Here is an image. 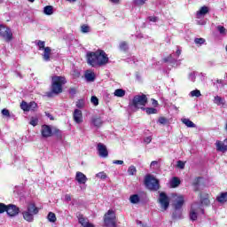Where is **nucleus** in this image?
I'll use <instances>...</instances> for the list:
<instances>
[{
	"mask_svg": "<svg viewBox=\"0 0 227 227\" xmlns=\"http://www.w3.org/2000/svg\"><path fill=\"white\" fill-rule=\"evenodd\" d=\"M69 93H70L71 95H75V93H76L75 89H70V90H69Z\"/></svg>",
	"mask_w": 227,
	"mask_h": 227,
	"instance_id": "obj_57",
	"label": "nucleus"
},
{
	"mask_svg": "<svg viewBox=\"0 0 227 227\" xmlns=\"http://www.w3.org/2000/svg\"><path fill=\"white\" fill-rule=\"evenodd\" d=\"M194 43L197 45H203V43H205V39H203V38H195Z\"/></svg>",
	"mask_w": 227,
	"mask_h": 227,
	"instance_id": "obj_44",
	"label": "nucleus"
},
{
	"mask_svg": "<svg viewBox=\"0 0 227 227\" xmlns=\"http://www.w3.org/2000/svg\"><path fill=\"white\" fill-rule=\"evenodd\" d=\"M159 203L161 207V210H168L169 207V198L168 197V195H166V193H160Z\"/></svg>",
	"mask_w": 227,
	"mask_h": 227,
	"instance_id": "obj_10",
	"label": "nucleus"
},
{
	"mask_svg": "<svg viewBox=\"0 0 227 227\" xmlns=\"http://www.w3.org/2000/svg\"><path fill=\"white\" fill-rule=\"evenodd\" d=\"M180 54H182V50L180 49V47H177V50L176 51V56L178 58L180 57Z\"/></svg>",
	"mask_w": 227,
	"mask_h": 227,
	"instance_id": "obj_55",
	"label": "nucleus"
},
{
	"mask_svg": "<svg viewBox=\"0 0 227 227\" xmlns=\"http://www.w3.org/2000/svg\"><path fill=\"white\" fill-rule=\"evenodd\" d=\"M90 102L94 106H98V98H97L95 96H92L91 98H90Z\"/></svg>",
	"mask_w": 227,
	"mask_h": 227,
	"instance_id": "obj_47",
	"label": "nucleus"
},
{
	"mask_svg": "<svg viewBox=\"0 0 227 227\" xmlns=\"http://www.w3.org/2000/svg\"><path fill=\"white\" fill-rule=\"evenodd\" d=\"M79 223L82 225V227H85L87 224L90 223L88 221V218H84L83 216H80L78 218Z\"/></svg>",
	"mask_w": 227,
	"mask_h": 227,
	"instance_id": "obj_30",
	"label": "nucleus"
},
{
	"mask_svg": "<svg viewBox=\"0 0 227 227\" xmlns=\"http://www.w3.org/2000/svg\"><path fill=\"white\" fill-rule=\"evenodd\" d=\"M51 47H46L43 50V52L42 54L43 59L44 61H51Z\"/></svg>",
	"mask_w": 227,
	"mask_h": 227,
	"instance_id": "obj_17",
	"label": "nucleus"
},
{
	"mask_svg": "<svg viewBox=\"0 0 227 227\" xmlns=\"http://www.w3.org/2000/svg\"><path fill=\"white\" fill-rule=\"evenodd\" d=\"M129 201L132 205H137L141 201V197L138 194H133L129 197Z\"/></svg>",
	"mask_w": 227,
	"mask_h": 227,
	"instance_id": "obj_21",
	"label": "nucleus"
},
{
	"mask_svg": "<svg viewBox=\"0 0 227 227\" xmlns=\"http://www.w3.org/2000/svg\"><path fill=\"white\" fill-rule=\"evenodd\" d=\"M182 123H184L186 127L190 128V129H195L196 124H194V122H192V121L187 119V118H184L181 120Z\"/></svg>",
	"mask_w": 227,
	"mask_h": 227,
	"instance_id": "obj_20",
	"label": "nucleus"
},
{
	"mask_svg": "<svg viewBox=\"0 0 227 227\" xmlns=\"http://www.w3.org/2000/svg\"><path fill=\"white\" fill-rule=\"evenodd\" d=\"M110 3H113L114 4H120V0H110Z\"/></svg>",
	"mask_w": 227,
	"mask_h": 227,
	"instance_id": "obj_58",
	"label": "nucleus"
},
{
	"mask_svg": "<svg viewBox=\"0 0 227 227\" xmlns=\"http://www.w3.org/2000/svg\"><path fill=\"white\" fill-rule=\"evenodd\" d=\"M113 164H117V165L121 166L123 164V160H113Z\"/></svg>",
	"mask_w": 227,
	"mask_h": 227,
	"instance_id": "obj_53",
	"label": "nucleus"
},
{
	"mask_svg": "<svg viewBox=\"0 0 227 227\" xmlns=\"http://www.w3.org/2000/svg\"><path fill=\"white\" fill-rule=\"evenodd\" d=\"M215 146H216V150L217 152H227V138L222 142V141H216L215 142Z\"/></svg>",
	"mask_w": 227,
	"mask_h": 227,
	"instance_id": "obj_15",
	"label": "nucleus"
},
{
	"mask_svg": "<svg viewBox=\"0 0 227 227\" xmlns=\"http://www.w3.org/2000/svg\"><path fill=\"white\" fill-rule=\"evenodd\" d=\"M142 227H150V226L143 224Z\"/></svg>",
	"mask_w": 227,
	"mask_h": 227,
	"instance_id": "obj_64",
	"label": "nucleus"
},
{
	"mask_svg": "<svg viewBox=\"0 0 227 227\" xmlns=\"http://www.w3.org/2000/svg\"><path fill=\"white\" fill-rule=\"evenodd\" d=\"M73 120L75 121L78 125L82 123L84 120L82 119V111L79 109H75L73 113Z\"/></svg>",
	"mask_w": 227,
	"mask_h": 227,
	"instance_id": "obj_13",
	"label": "nucleus"
},
{
	"mask_svg": "<svg viewBox=\"0 0 227 227\" xmlns=\"http://www.w3.org/2000/svg\"><path fill=\"white\" fill-rule=\"evenodd\" d=\"M75 180L80 185H82L88 182V177L82 172H76Z\"/></svg>",
	"mask_w": 227,
	"mask_h": 227,
	"instance_id": "obj_14",
	"label": "nucleus"
},
{
	"mask_svg": "<svg viewBox=\"0 0 227 227\" xmlns=\"http://www.w3.org/2000/svg\"><path fill=\"white\" fill-rule=\"evenodd\" d=\"M96 178H99V180H106V178H107V174L104 171L99 172L96 174Z\"/></svg>",
	"mask_w": 227,
	"mask_h": 227,
	"instance_id": "obj_33",
	"label": "nucleus"
},
{
	"mask_svg": "<svg viewBox=\"0 0 227 227\" xmlns=\"http://www.w3.org/2000/svg\"><path fill=\"white\" fill-rule=\"evenodd\" d=\"M8 208V206L3 204V203H0V214H4V212H6Z\"/></svg>",
	"mask_w": 227,
	"mask_h": 227,
	"instance_id": "obj_45",
	"label": "nucleus"
},
{
	"mask_svg": "<svg viewBox=\"0 0 227 227\" xmlns=\"http://www.w3.org/2000/svg\"><path fill=\"white\" fill-rule=\"evenodd\" d=\"M2 114H3V116H6L7 118H10V116H12V115L10 114V110H8V109H6V108H4V109L2 110Z\"/></svg>",
	"mask_w": 227,
	"mask_h": 227,
	"instance_id": "obj_48",
	"label": "nucleus"
},
{
	"mask_svg": "<svg viewBox=\"0 0 227 227\" xmlns=\"http://www.w3.org/2000/svg\"><path fill=\"white\" fill-rule=\"evenodd\" d=\"M147 102L148 98H146V95H137L133 98L132 106H135L136 109H144Z\"/></svg>",
	"mask_w": 227,
	"mask_h": 227,
	"instance_id": "obj_5",
	"label": "nucleus"
},
{
	"mask_svg": "<svg viewBox=\"0 0 227 227\" xmlns=\"http://www.w3.org/2000/svg\"><path fill=\"white\" fill-rule=\"evenodd\" d=\"M170 185L173 188L178 187V185H180V179H178V177H173L170 181Z\"/></svg>",
	"mask_w": 227,
	"mask_h": 227,
	"instance_id": "obj_28",
	"label": "nucleus"
},
{
	"mask_svg": "<svg viewBox=\"0 0 227 227\" xmlns=\"http://www.w3.org/2000/svg\"><path fill=\"white\" fill-rule=\"evenodd\" d=\"M38 212V207H36L35 203L29 202L26 209L22 212L23 219L27 221V223H33V221H35V215H36Z\"/></svg>",
	"mask_w": 227,
	"mask_h": 227,
	"instance_id": "obj_3",
	"label": "nucleus"
},
{
	"mask_svg": "<svg viewBox=\"0 0 227 227\" xmlns=\"http://www.w3.org/2000/svg\"><path fill=\"white\" fill-rule=\"evenodd\" d=\"M125 90L123 89H117L114 90V97L122 98L125 97Z\"/></svg>",
	"mask_w": 227,
	"mask_h": 227,
	"instance_id": "obj_27",
	"label": "nucleus"
},
{
	"mask_svg": "<svg viewBox=\"0 0 227 227\" xmlns=\"http://www.w3.org/2000/svg\"><path fill=\"white\" fill-rule=\"evenodd\" d=\"M208 13V7L202 6L200 11L197 12V17L200 19L203 15H207Z\"/></svg>",
	"mask_w": 227,
	"mask_h": 227,
	"instance_id": "obj_23",
	"label": "nucleus"
},
{
	"mask_svg": "<svg viewBox=\"0 0 227 227\" xmlns=\"http://www.w3.org/2000/svg\"><path fill=\"white\" fill-rule=\"evenodd\" d=\"M177 168H180V169H184L185 168V163L182 160L177 161Z\"/></svg>",
	"mask_w": 227,
	"mask_h": 227,
	"instance_id": "obj_50",
	"label": "nucleus"
},
{
	"mask_svg": "<svg viewBox=\"0 0 227 227\" xmlns=\"http://www.w3.org/2000/svg\"><path fill=\"white\" fill-rule=\"evenodd\" d=\"M37 47L39 48V51H45L47 47H45V42L44 41H38L36 43Z\"/></svg>",
	"mask_w": 227,
	"mask_h": 227,
	"instance_id": "obj_34",
	"label": "nucleus"
},
{
	"mask_svg": "<svg viewBox=\"0 0 227 227\" xmlns=\"http://www.w3.org/2000/svg\"><path fill=\"white\" fill-rule=\"evenodd\" d=\"M48 118H50V120H54V117H52V115L48 114Z\"/></svg>",
	"mask_w": 227,
	"mask_h": 227,
	"instance_id": "obj_61",
	"label": "nucleus"
},
{
	"mask_svg": "<svg viewBox=\"0 0 227 227\" xmlns=\"http://www.w3.org/2000/svg\"><path fill=\"white\" fill-rule=\"evenodd\" d=\"M198 214H204L203 208L201 206H199L197 203H193L190 211V219L192 221H196L198 219Z\"/></svg>",
	"mask_w": 227,
	"mask_h": 227,
	"instance_id": "obj_8",
	"label": "nucleus"
},
{
	"mask_svg": "<svg viewBox=\"0 0 227 227\" xmlns=\"http://www.w3.org/2000/svg\"><path fill=\"white\" fill-rule=\"evenodd\" d=\"M144 142L146 143V145H150V143H152V137H146L145 138H144Z\"/></svg>",
	"mask_w": 227,
	"mask_h": 227,
	"instance_id": "obj_52",
	"label": "nucleus"
},
{
	"mask_svg": "<svg viewBox=\"0 0 227 227\" xmlns=\"http://www.w3.org/2000/svg\"><path fill=\"white\" fill-rule=\"evenodd\" d=\"M105 226L116 227V213L113 209L107 211L104 217Z\"/></svg>",
	"mask_w": 227,
	"mask_h": 227,
	"instance_id": "obj_6",
	"label": "nucleus"
},
{
	"mask_svg": "<svg viewBox=\"0 0 227 227\" xmlns=\"http://www.w3.org/2000/svg\"><path fill=\"white\" fill-rule=\"evenodd\" d=\"M102 118L94 116L91 118V124L94 125V127H102Z\"/></svg>",
	"mask_w": 227,
	"mask_h": 227,
	"instance_id": "obj_18",
	"label": "nucleus"
},
{
	"mask_svg": "<svg viewBox=\"0 0 227 227\" xmlns=\"http://www.w3.org/2000/svg\"><path fill=\"white\" fill-rule=\"evenodd\" d=\"M145 113L147 114H157V109H155V108H145Z\"/></svg>",
	"mask_w": 227,
	"mask_h": 227,
	"instance_id": "obj_40",
	"label": "nucleus"
},
{
	"mask_svg": "<svg viewBox=\"0 0 227 227\" xmlns=\"http://www.w3.org/2000/svg\"><path fill=\"white\" fill-rule=\"evenodd\" d=\"M153 106H158V102H157V100H155V99H153Z\"/></svg>",
	"mask_w": 227,
	"mask_h": 227,
	"instance_id": "obj_59",
	"label": "nucleus"
},
{
	"mask_svg": "<svg viewBox=\"0 0 227 227\" xmlns=\"http://www.w3.org/2000/svg\"><path fill=\"white\" fill-rule=\"evenodd\" d=\"M98 153L99 157H102L103 159H106L109 155V152L107 151V147L106 145L102 143L98 144Z\"/></svg>",
	"mask_w": 227,
	"mask_h": 227,
	"instance_id": "obj_11",
	"label": "nucleus"
},
{
	"mask_svg": "<svg viewBox=\"0 0 227 227\" xmlns=\"http://www.w3.org/2000/svg\"><path fill=\"white\" fill-rule=\"evenodd\" d=\"M65 201H72V197L70 196V194L65 195Z\"/></svg>",
	"mask_w": 227,
	"mask_h": 227,
	"instance_id": "obj_54",
	"label": "nucleus"
},
{
	"mask_svg": "<svg viewBox=\"0 0 227 227\" xmlns=\"http://www.w3.org/2000/svg\"><path fill=\"white\" fill-rule=\"evenodd\" d=\"M68 1L69 3H75V0H67Z\"/></svg>",
	"mask_w": 227,
	"mask_h": 227,
	"instance_id": "obj_63",
	"label": "nucleus"
},
{
	"mask_svg": "<svg viewBox=\"0 0 227 227\" xmlns=\"http://www.w3.org/2000/svg\"><path fill=\"white\" fill-rule=\"evenodd\" d=\"M137 173V169L136 168V167L134 165H131L130 167H129L128 174L130 176H134V175H136Z\"/></svg>",
	"mask_w": 227,
	"mask_h": 227,
	"instance_id": "obj_29",
	"label": "nucleus"
},
{
	"mask_svg": "<svg viewBox=\"0 0 227 227\" xmlns=\"http://www.w3.org/2000/svg\"><path fill=\"white\" fill-rule=\"evenodd\" d=\"M84 227H95L92 223H87V225H85Z\"/></svg>",
	"mask_w": 227,
	"mask_h": 227,
	"instance_id": "obj_60",
	"label": "nucleus"
},
{
	"mask_svg": "<svg viewBox=\"0 0 227 227\" xmlns=\"http://www.w3.org/2000/svg\"><path fill=\"white\" fill-rule=\"evenodd\" d=\"M64 84H67V79L65 76H52L51 91L48 92V97H54V95H59V93H62Z\"/></svg>",
	"mask_w": 227,
	"mask_h": 227,
	"instance_id": "obj_2",
	"label": "nucleus"
},
{
	"mask_svg": "<svg viewBox=\"0 0 227 227\" xmlns=\"http://www.w3.org/2000/svg\"><path fill=\"white\" fill-rule=\"evenodd\" d=\"M217 29L220 33V35H223V36L226 35V29L223 26H218Z\"/></svg>",
	"mask_w": 227,
	"mask_h": 227,
	"instance_id": "obj_42",
	"label": "nucleus"
},
{
	"mask_svg": "<svg viewBox=\"0 0 227 227\" xmlns=\"http://www.w3.org/2000/svg\"><path fill=\"white\" fill-rule=\"evenodd\" d=\"M148 20H150V22H157V20H159V18H157L155 16H150L148 18Z\"/></svg>",
	"mask_w": 227,
	"mask_h": 227,
	"instance_id": "obj_51",
	"label": "nucleus"
},
{
	"mask_svg": "<svg viewBox=\"0 0 227 227\" xmlns=\"http://www.w3.org/2000/svg\"><path fill=\"white\" fill-rule=\"evenodd\" d=\"M19 211V207L15 205L11 204L7 206L6 214L9 215V217H15V215H18Z\"/></svg>",
	"mask_w": 227,
	"mask_h": 227,
	"instance_id": "obj_12",
	"label": "nucleus"
},
{
	"mask_svg": "<svg viewBox=\"0 0 227 227\" xmlns=\"http://www.w3.org/2000/svg\"><path fill=\"white\" fill-rule=\"evenodd\" d=\"M145 3H146V0H134V4H136V6H143Z\"/></svg>",
	"mask_w": 227,
	"mask_h": 227,
	"instance_id": "obj_46",
	"label": "nucleus"
},
{
	"mask_svg": "<svg viewBox=\"0 0 227 227\" xmlns=\"http://www.w3.org/2000/svg\"><path fill=\"white\" fill-rule=\"evenodd\" d=\"M41 134L43 137H51L52 136V129L48 125L42 126Z\"/></svg>",
	"mask_w": 227,
	"mask_h": 227,
	"instance_id": "obj_16",
	"label": "nucleus"
},
{
	"mask_svg": "<svg viewBox=\"0 0 227 227\" xmlns=\"http://www.w3.org/2000/svg\"><path fill=\"white\" fill-rule=\"evenodd\" d=\"M216 82H217L218 84H223V80H217Z\"/></svg>",
	"mask_w": 227,
	"mask_h": 227,
	"instance_id": "obj_62",
	"label": "nucleus"
},
{
	"mask_svg": "<svg viewBox=\"0 0 227 227\" xmlns=\"http://www.w3.org/2000/svg\"><path fill=\"white\" fill-rule=\"evenodd\" d=\"M216 201L218 203H226L227 201V192H222L219 196L216 197Z\"/></svg>",
	"mask_w": 227,
	"mask_h": 227,
	"instance_id": "obj_22",
	"label": "nucleus"
},
{
	"mask_svg": "<svg viewBox=\"0 0 227 227\" xmlns=\"http://www.w3.org/2000/svg\"><path fill=\"white\" fill-rule=\"evenodd\" d=\"M191 97H196L197 98L201 97V91L200 90H194L190 92Z\"/></svg>",
	"mask_w": 227,
	"mask_h": 227,
	"instance_id": "obj_35",
	"label": "nucleus"
},
{
	"mask_svg": "<svg viewBox=\"0 0 227 227\" xmlns=\"http://www.w3.org/2000/svg\"><path fill=\"white\" fill-rule=\"evenodd\" d=\"M81 31H82V33H90V31H91V28H90V26H88V25H82V26L81 27Z\"/></svg>",
	"mask_w": 227,
	"mask_h": 227,
	"instance_id": "obj_39",
	"label": "nucleus"
},
{
	"mask_svg": "<svg viewBox=\"0 0 227 227\" xmlns=\"http://www.w3.org/2000/svg\"><path fill=\"white\" fill-rule=\"evenodd\" d=\"M20 108L22 111L29 112V104H27L26 101H22L20 104Z\"/></svg>",
	"mask_w": 227,
	"mask_h": 227,
	"instance_id": "obj_32",
	"label": "nucleus"
},
{
	"mask_svg": "<svg viewBox=\"0 0 227 227\" xmlns=\"http://www.w3.org/2000/svg\"><path fill=\"white\" fill-rule=\"evenodd\" d=\"M145 185L149 191H159L160 185L159 181L153 176L147 175L145 178Z\"/></svg>",
	"mask_w": 227,
	"mask_h": 227,
	"instance_id": "obj_4",
	"label": "nucleus"
},
{
	"mask_svg": "<svg viewBox=\"0 0 227 227\" xmlns=\"http://www.w3.org/2000/svg\"><path fill=\"white\" fill-rule=\"evenodd\" d=\"M76 107H78V109H82V107H84V99H79L76 102Z\"/></svg>",
	"mask_w": 227,
	"mask_h": 227,
	"instance_id": "obj_41",
	"label": "nucleus"
},
{
	"mask_svg": "<svg viewBox=\"0 0 227 227\" xmlns=\"http://www.w3.org/2000/svg\"><path fill=\"white\" fill-rule=\"evenodd\" d=\"M157 164H159V162H157L156 160H154V161H152L151 162V168H155V166H157Z\"/></svg>",
	"mask_w": 227,
	"mask_h": 227,
	"instance_id": "obj_56",
	"label": "nucleus"
},
{
	"mask_svg": "<svg viewBox=\"0 0 227 227\" xmlns=\"http://www.w3.org/2000/svg\"><path fill=\"white\" fill-rule=\"evenodd\" d=\"M225 103L226 101L224 100V98L219 96H215L214 98V104H216V106H224Z\"/></svg>",
	"mask_w": 227,
	"mask_h": 227,
	"instance_id": "obj_24",
	"label": "nucleus"
},
{
	"mask_svg": "<svg viewBox=\"0 0 227 227\" xmlns=\"http://www.w3.org/2000/svg\"><path fill=\"white\" fill-rule=\"evenodd\" d=\"M158 123H160V125H166V123H168V119H166V117H160Z\"/></svg>",
	"mask_w": 227,
	"mask_h": 227,
	"instance_id": "obj_43",
	"label": "nucleus"
},
{
	"mask_svg": "<svg viewBox=\"0 0 227 227\" xmlns=\"http://www.w3.org/2000/svg\"><path fill=\"white\" fill-rule=\"evenodd\" d=\"M43 13L44 15H52L54 13V7L51 5H47L43 8Z\"/></svg>",
	"mask_w": 227,
	"mask_h": 227,
	"instance_id": "obj_26",
	"label": "nucleus"
},
{
	"mask_svg": "<svg viewBox=\"0 0 227 227\" xmlns=\"http://www.w3.org/2000/svg\"><path fill=\"white\" fill-rule=\"evenodd\" d=\"M119 49L120 51H122V52H127L129 51V43L122 41L119 44Z\"/></svg>",
	"mask_w": 227,
	"mask_h": 227,
	"instance_id": "obj_25",
	"label": "nucleus"
},
{
	"mask_svg": "<svg viewBox=\"0 0 227 227\" xmlns=\"http://www.w3.org/2000/svg\"><path fill=\"white\" fill-rule=\"evenodd\" d=\"M95 73L91 72V71H87L85 73V79L86 81H88V82H93V81H95Z\"/></svg>",
	"mask_w": 227,
	"mask_h": 227,
	"instance_id": "obj_19",
	"label": "nucleus"
},
{
	"mask_svg": "<svg viewBox=\"0 0 227 227\" xmlns=\"http://www.w3.org/2000/svg\"><path fill=\"white\" fill-rule=\"evenodd\" d=\"M189 80L194 82L196 81V73H191L189 74Z\"/></svg>",
	"mask_w": 227,
	"mask_h": 227,
	"instance_id": "obj_49",
	"label": "nucleus"
},
{
	"mask_svg": "<svg viewBox=\"0 0 227 227\" xmlns=\"http://www.w3.org/2000/svg\"><path fill=\"white\" fill-rule=\"evenodd\" d=\"M172 198L174 200V207L176 210H180L182 207H184V203H185V199L184 195H178L176 193L172 194Z\"/></svg>",
	"mask_w": 227,
	"mask_h": 227,
	"instance_id": "obj_9",
	"label": "nucleus"
},
{
	"mask_svg": "<svg viewBox=\"0 0 227 227\" xmlns=\"http://www.w3.org/2000/svg\"><path fill=\"white\" fill-rule=\"evenodd\" d=\"M0 36L4 42H12L13 40V32L4 25H0Z\"/></svg>",
	"mask_w": 227,
	"mask_h": 227,
	"instance_id": "obj_7",
	"label": "nucleus"
},
{
	"mask_svg": "<svg viewBox=\"0 0 227 227\" xmlns=\"http://www.w3.org/2000/svg\"><path fill=\"white\" fill-rule=\"evenodd\" d=\"M87 61L90 67H104L109 63L107 53L102 50L87 53Z\"/></svg>",
	"mask_w": 227,
	"mask_h": 227,
	"instance_id": "obj_1",
	"label": "nucleus"
},
{
	"mask_svg": "<svg viewBox=\"0 0 227 227\" xmlns=\"http://www.w3.org/2000/svg\"><path fill=\"white\" fill-rule=\"evenodd\" d=\"M29 124L32 125V127H36V125H38V117H31Z\"/></svg>",
	"mask_w": 227,
	"mask_h": 227,
	"instance_id": "obj_38",
	"label": "nucleus"
},
{
	"mask_svg": "<svg viewBox=\"0 0 227 227\" xmlns=\"http://www.w3.org/2000/svg\"><path fill=\"white\" fill-rule=\"evenodd\" d=\"M48 220L50 221V223H54L57 220L56 214L50 212L48 215Z\"/></svg>",
	"mask_w": 227,
	"mask_h": 227,
	"instance_id": "obj_37",
	"label": "nucleus"
},
{
	"mask_svg": "<svg viewBox=\"0 0 227 227\" xmlns=\"http://www.w3.org/2000/svg\"><path fill=\"white\" fill-rule=\"evenodd\" d=\"M197 205H199V207H201V208H203V206L210 205V200H208V198H204L201 200V203H197Z\"/></svg>",
	"mask_w": 227,
	"mask_h": 227,
	"instance_id": "obj_31",
	"label": "nucleus"
},
{
	"mask_svg": "<svg viewBox=\"0 0 227 227\" xmlns=\"http://www.w3.org/2000/svg\"><path fill=\"white\" fill-rule=\"evenodd\" d=\"M36 107H38V105L35 101L28 103V111H35Z\"/></svg>",
	"mask_w": 227,
	"mask_h": 227,
	"instance_id": "obj_36",
	"label": "nucleus"
}]
</instances>
